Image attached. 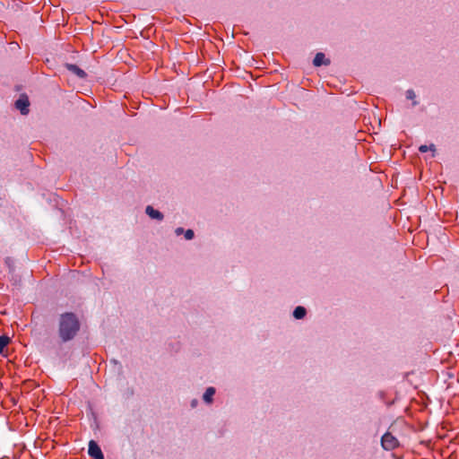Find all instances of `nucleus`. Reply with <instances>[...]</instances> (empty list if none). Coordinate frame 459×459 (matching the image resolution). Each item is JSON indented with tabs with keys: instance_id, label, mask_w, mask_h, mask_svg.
<instances>
[{
	"instance_id": "1",
	"label": "nucleus",
	"mask_w": 459,
	"mask_h": 459,
	"mask_svg": "<svg viewBox=\"0 0 459 459\" xmlns=\"http://www.w3.org/2000/svg\"><path fill=\"white\" fill-rule=\"evenodd\" d=\"M81 328L77 316L73 312L60 315L58 320V336L62 342H67L75 338Z\"/></svg>"
},
{
	"instance_id": "8",
	"label": "nucleus",
	"mask_w": 459,
	"mask_h": 459,
	"mask_svg": "<svg viewBox=\"0 0 459 459\" xmlns=\"http://www.w3.org/2000/svg\"><path fill=\"white\" fill-rule=\"evenodd\" d=\"M215 394V388L214 387H208L203 396V399L205 403H211L212 402V397Z\"/></svg>"
},
{
	"instance_id": "7",
	"label": "nucleus",
	"mask_w": 459,
	"mask_h": 459,
	"mask_svg": "<svg viewBox=\"0 0 459 459\" xmlns=\"http://www.w3.org/2000/svg\"><path fill=\"white\" fill-rule=\"evenodd\" d=\"M146 213L152 218V219H155V220H158V221H162L163 220V214L158 211V210H155L152 206L151 205H148L146 207V210H145Z\"/></svg>"
},
{
	"instance_id": "5",
	"label": "nucleus",
	"mask_w": 459,
	"mask_h": 459,
	"mask_svg": "<svg viewBox=\"0 0 459 459\" xmlns=\"http://www.w3.org/2000/svg\"><path fill=\"white\" fill-rule=\"evenodd\" d=\"M64 66L67 69L68 72H70L72 74H74L77 78L84 79L87 76V74L85 73V71L82 70L81 67H79L77 65L65 63Z\"/></svg>"
},
{
	"instance_id": "12",
	"label": "nucleus",
	"mask_w": 459,
	"mask_h": 459,
	"mask_svg": "<svg viewBox=\"0 0 459 459\" xmlns=\"http://www.w3.org/2000/svg\"><path fill=\"white\" fill-rule=\"evenodd\" d=\"M429 150H433V151H434V150H435L434 145H433V144H431L430 146H427V145H420V146L419 147V151H420V152H422V153L427 152Z\"/></svg>"
},
{
	"instance_id": "13",
	"label": "nucleus",
	"mask_w": 459,
	"mask_h": 459,
	"mask_svg": "<svg viewBox=\"0 0 459 459\" xmlns=\"http://www.w3.org/2000/svg\"><path fill=\"white\" fill-rule=\"evenodd\" d=\"M195 236V233L192 230H187L186 232H185V238L187 239V240H190L194 238Z\"/></svg>"
},
{
	"instance_id": "3",
	"label": "nucleus",
	"mask_w": 459,
	"mask_h": 459,
	"mask_svg": "<svg viewBox=\"0 0 459 459\" xmlns=\"http://www.w3.org/2000/svg\"><path fill=\"white\" fill-rule=\"evenodd\" d=\"M15 108L20 110L21 114L27 115L30 112V100L26 94H21L15 101Z\"/></svg>"
},
{
	"instance_id": "4",
	"label": "nucleus",
	"mask_w": 459,
	"mask_h": 459,
	"mask_svg": "<svg viewBox=\"0 0 459 459\" xmlns=\"http://www.w3.org/2000/svg\"><path fill=\"white\" fill-rule=\"evenodd\" d=\"M89 455L92 457L93 459H104V455L98 445V443L94 440H91L89 442V449H88Z\"/></svg>"
},
{
	"instance_id": "2",
	"label": "nucleus",
	"mask_w": 459,
	"mask_h": 459,
	"mask_svg": "<svg viewBox=\"0 0 459 459\" xmlns=\"http://www.w3.org/2000/svg\"><path fill=\"white\" fill-rule=\"evenodd\" d=\"M381 445L385 450L392 451L400 446V442L392 433L386 432L381 437Z\"/></svg>"
},
{
	"instance_id": "14",
	"label": "nucleus",
	"mask_w": 459,
	"mask_h": 459,
	"mask_svg": "<svg viewBox=\"0 0 459 459\" xmlns=\"http://www.w3.org/2000/svg\"><path fill=\"white\" fill-rule=\"evenodd\" d=\"M176 232H177V234H180V233H182V232H183V229H182V228H178V229L176 230Z\"/></svg>"
},
{
	"instance_id": "9",
	"label": "nucleus",
	"mask_w": 459,
	"mask_h": 459,
	"mask_svg": "<svg viewBox=\"0 0 459 459\" xmlns=\"http://www.w3.org/2000/svg\"><path fill=\"white\" fill-rule=\"evenodd\" d=\"M307 314V310L304 307L299 306L293 311V316L297 319H302Z\"/></svg>"
},
{
	"instance_id": "11",
	"label": "nucleus",
	"mask_w": 459,
	"mask_h": 459,
	"mask_svg": "<svg viewBox=\"0 0 459 459\" xmlns=\"http://www.w3.org/2000/svg\"><path fill=\"white\" fill-rule=\"evenodd\" d=\"M406 96H407V99L409 100H411L413 102L412 104L415 105L416 104V101L414 100L415 99V93L412 90H408L407 92H406Z\"/></svg>"
},
{
	"instance_id": "6",
	"label": "nucleus",
	"mask_w": 459,
	"mask_h": 459,
	"mask_svg": "<svg viewBox=\"0 0 459 459\" xmlns=\"http://www.w3.org/2000/svg\"><path fill=\"white\" fill-rule=\"evenodd\" d=\"M329 64H330V60L326 59L325 54L322 53V52L317 53L315 56L314 60H313V65L315 66H320L322 65H327Z\"/></svg>"
},
{
	"instance_id": "10",
	"label": "nucleus",
	"mask_w": 459,
	"mask_h": 459,
	"mask_svg": "<svg viewBox=\"0 0 459 459\" xmlns=\"http://www.w3.org/2000/svg\"><path fill=\"white\" fill-rule=\"evenodd\" d=\"M10 342V338L6 335H0V353L4 352V348Z\"/></svg>"
}]
</instances>
